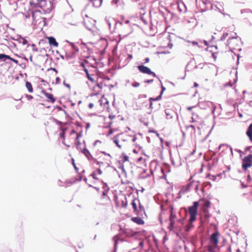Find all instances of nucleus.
Instances as JSON below:
<instances>
[{
  "label": "nucleus",
  "mask_w": 252,
  "mask_h": 252,
  "mask_svg": "<svg viewBox=\"0 0 252 252\" xmlns=\"http://www.w3.org/2000/svg\"><path fill=\"white\" fill-rule=\"evenodd\" d=\"M60 129L62 132L60 133L59 135L63 138V143L64 145L70 147L71 145L74 143L78 149L82 150V143L80 141V139L82 137V131L77 132L74 130H71L68 134L65 136L66 128L61 126Z\"/></svg>",
  "instance_id": "f257e3e1"
},
{
  "label": "nucleus",
  "mask_w": 252,
  "mask_h": 252,
  "mask_svg": "<svg viewBox=\"0 0 252 252\" xmlns=\"http://www.w3.org/2000/svg\"><path fill=\"white\" fill-rule=\"evenodd\" d=\"M199 206V202L195 201L193 203V205L189 206L188 208V213L189 215V224L186 227V231H189L193 227V225L192 222H194L196 219L198 213V208Z\"/></svg>",
  "instance_id": "f03ea898"
},
{
  "label": "nucleus",
  "mask_w": 252,
  "mask_h": 252,
  "mask_svg": "<svg viewBox=\"0 0 252 252\" xmlns=\"http://www.w3.org/2000/svg\"><path fill=\"white\" fill-rule=\"evenodd\" d=\"M113 142L119 148H124L127 144V135L123 133L117 134L113 138Z\"/></svg>",
  "instance_id": "7ed1b4c3"
},
{
  "label": "nucleus",
  "mask_w": 252,
  "mask_h": 252,
  "mask_svg": "<svg viewBox=\"0 0 252 252\" xmlns=\"http://www.w3.org/2000/svg\"><path fill=\"white\" fill-rule=\"evenodd\" d=\"M86 73L87 78L92 83H94L95 81L96 76L97 73V67H91V68H87L83 69Z\"/></svg>",
  "instance_id": "20e7f679"
},
{
  "label": "nucleus",
  "mask_w": 252,
  "mask_h": 252,
  "mask_svg": "<svg viewBox=\"0 0 252 252\" xmlns=\"http://www.w3.org/2000/svg\"><path fill=\"white\" fill-rule=\"evenodd\" d=\"M103 191H102V196L101 198V204L102 205H107L111 203V200L110 198L107 195L108 192L109 190V188L108 186L105 184L103 183Z\"/></svg>",
  "instance_id": "39448f33"
},
{
  "label": "nucleus",
  "mask_w": 252,
  "mask_h": 252,
  "mask_svg": "<svg viewBox=\"0 0 252 252\" xmlns=\"http://www.w3.org/2000/svg\"><path fill=\"white\" fill-rule=\"evenodd\" d=\"M80 66L83 69L91 68L94 66L96 67V63L93 58L90 57L88 59H84V61L81 63Z\"/></svg>",
  "instance_id": "423d86ee"
},
{
  "label": "nucleus",
  "mask_w": 252,
  "mask_h": 252,
  "mask_svg": "<svg viewBox=\"0 0 252 252\" xmlns=\"http://www.w3.org/2000/svg\"><path fill=\"white\" fill-rule=\"evenodd\" d=\"M252 166V154L244 158L242 160V167L243 170L246 171L248 168Z\"/></svg>",
  "instance_id": "0eeeda50"
},
{
  "label": "nucleus",
  "mask_w": 252,
  "mask_h": 252,
  "mask_svg": "<svg viewBox=\"0 0 252 252\" xmlns=\"http://www.w3.org/2000/svg\"><path fill=\"white\" fill-rule=\"evenodd\" d=\"M103 99L105 100V103L108 104V102L105 98L101 97V99L98 98L97 97H95L93 100V101L89 103L88 107L90 109H93L94 106H97L99 103L100 105H102V101Z\"/></svg>",
  "instance_id": "6e6552de"
},
{
  "label": "nucleus",
  "mask_w": 252,
  "mask_h": 252,
  "mask_svg": "<svg viewBox=\"0 0 252 252\" xmlns=\"http://www.w3.org/2000/svg\"><path fill=\"white\" fill-rule=\"evenodd\" d=\"M116 203L117 206L120 208H126L127 205V201L126 196L122 197H116Z\"/></svg>",
  "instance_id": "1a4fd4ad"
},
{
  "label": "nucleus",
  "mask_w": 252,
  "mask_h": 252,
  "mask_svg": "<svg viewBox=\"0 0 252 252\" xmlns=\"http://www.w3.org/2000/svg\"><path fill=\"white\" fill-rule=\"evenodd\" d=\"M231 30H233V31L229 30L228 32H229V38L227 40V44L229 45L233 46L234 45V43L232 42V40H238V36L237 35V33L234 32L235 29H233V28H231Z\"/></svg>",
  "instance_id": "9d476101"
},
{
  "label": "nucleus",
  "mask_w": 252,
  "mask_h": 252,
  "mask_svg": "<svg viewBox=\"0 0 252 252\" xmlns=\"http://www.w3.org/2000/svg\"><path fill=\"white\" fill-rule=\"evenodd\" d=\"M137 67L139 71L143 73L152 75L154 77H157L156 73L152 71L150 68L147 66L140 65H138Z\"/></svg>",
  "instance_id": "9b49d317"
},
{
  "label": "nucleus",
  "mask_w": 252,
  "mask_h": 252,
  "mask_svg": "<svg viewBox=\"0 0 252 252\" xmlns=\"http://www.w3.org/2000/svg\"><path fill=\"white\" fill-rule=\"evenodd\" d=\"M81 56L84 58V59H88L90 57L91 55V50L89 48H88L86 46H83L81 47V52H80Z\"/></svg>",
  "instance_id": "f8f14e48"
},
{
  "label": "nucleus",
  "mask_w": 252,
  "mask_h": 252,
  "mask_svg": "<svg viewBox=\"0 0 252 252\" xmlns=\"http://www.w3.org/2000/svg\"><path fill=\"white\" fill-rule=\"evenodd\" d=\"M220 233L218 231H216L213 233L210 238V243L213 245L214 246H217L219 243V237Z\"/></svg>",
  "instance_id": "ddd939ff"
},
{
  "label": "nucleus",
  "mask_w": 252,
  "mask_h": 252,
  "mask_svg": "<svg viewBox=\"0 0 252 252\" xmlns=\"http://www.w3.org/2000/svg\"><path fill=\"white\" fill-rule=\"evenodd\" d=\"M41 93L43 94L47 98V101L54 103L55 100L56 98L54 97V95L53 94L47 93L45 90H43L41 91Z\"/></svg>",
  "instance_id": "4468645a"
},
{
  "label": "nucleus",
  "mask_w": 252,
  "mask_h": 252,
  "mask_svg": "<svg viewBox=\"0 0 252 252\" xmlns=\"http://www.w3.org/2000/svg\"><path fill=\"white\" fill-rule=\"evenodd\" d=\"M165 113L166 114V117L167 119H171L175 116V111L170 108H166L165 110Z\"/></svg>",
  "instance_id": "2eb2a0df"
},
{
  "label": "nucleus",
  "mask_w": 252,
  "mask_h": 252,
  "mask_svg": "<svg viewBox=\"0 0 252 252\" xmlns=\"http://www.w3.org/2000/svg\"><path fill=\"white\" fill-rule=\"evenodd\" d=\"M82 150L80 151L87 157L89 160H92L94 159L93 156L90 153L88 150L87 149L85 146L83 148L81 147Z\"/></svg>",
  "instance_id": "dca6fc26"
},
{
  "label": "nucleus",
  "mask_w": 252,
  "mask_h": 252,
  "mask_svg": "<svg viewBox=\"0 0 252 252\" xmlns=\"http://www.w3.org/2000/svg\"><path fill=\"white\" fill-rule=\"evenodd\" d=\"M192 186V184L189 183L186 186L183 187L179 191V194L180 195L181 194H185L190 190V188Z\"/></svg>",
  "instance_id": "f3484780"
},
{
  "label": "nucleus",
  "mask_w": 252,
  "mask_h": 252,
  "mask_svg": "<svg viewBox=\"0 0 252 252\" xmlns=\"http://www.w3.org/2000/svg\"><path fill=\"white\" fill-rule=\"evenodd\" d=\"M246 133L249 140L252 142V124H251L248 126Z\"/></svg>",
  "instance_id": "a211bd4d"
},
{
  "label": "nucleus",
  "mask_w": 252,
  "mask_h": 252,
  "mask_svg": "<svg viewBox=\"0 0 252 252\" xmlns=\"http://www.w3.org/2000/svg\"><path fill=\"white\" fill-rule=\"evenodd\" d=\"M138 203H139V200L138 199L135 198L132 201L131 204L133 209V212L135 213H137L139 211L137 207Z\"/></svg>",
  "instance_id": "6ab92c4d"
},
{
  "label": "nucleus",
  "mask_w": 252,
  "mask_h": 252,
  "mask_svg": "<svg viewBox=\"0 0 252 252\" xmlns=\"http://www.w3.org/2000/svg\"><path fill=\"white\" fill-rule=\"evenodd\" d=\"M0 59H4L5 60V59H8L10 61L13 62L17 64L18 63V61L13 58H11L9 56L5 55L3 54H0Z\"/></svg>",
  "instance_id": "aec40b11"
},
{
  "label": "nucleus",
  "mask_w": 252,
  "mask_h": 252,
  "mask_svg": "<svg viewBox=\"0 0 252 252\" xmlns=\"http://www.w3.org/2000/svg\"><path fill=\"white\" fill-rule=\"evenodd\" d=\"M47 39H48L49 43L50 45L53 46L54 47H57L59 45L58 43L56 41L55 38L53 37H48Z\"/></svg>",
  "instance_id": "412c9836"
},
{
  "label": "nucleus",
  "mask_w": 252,
  "mask_h": 252,
  "mask_svg": "<svg viewBox=\"0 0 252 252\" xmlns=\"http://www.w3.org/2000/svg\"><path fill=\"white\" fill-rule=\"evenodd\" d=\"M131 220L139 225L144 224V221L140 217H133L131 218Z\"/></svg>",
  "instance_id": "4be33fe9"
},
{
  "label": "nucleus",
  "mask_w": 252,
  "mask_h": 252,
  "mask_svg": "<svg viewBox=\"0 0 252 252\" xmlns=\"http://www.w3.org/2000/svg\"><path fill=\"white\" fill-rule=\"evenodd\" d=\"M170 216L169 219L175 220L176 218V215L174 211V209L172 206H170Z\"/></svg>",
  "instance_id": "5701e85b"
},
{
  "label": "nucleus",
  "mask_w": 252,
  "mask_h": 252,
  "mask_svg": "<svg viewBox=\"0 0 252 252\" xmlns=\"http://www.w3.org/2000/svg\"><path fill=\"white\" fill-rule=\"evenodd\" d=\"M37 2L35 4L37 6L41 7L43 9L45 8L46 4L45 0H37Z\"/></svg>",
  "instance_id": "b1692460"
},
{
  "label": "nucleus",
  "mask_w": 252,
  "mask_h": 252,
  "mask_svg": "<svg viewBox=\"0 0 252 252\" xmlns=\"http://www.w3.org/2000/svg\"><path fill=\"white\" fill-rule=\"evenodd\" d=\"M103 88V82H100V83H97L95 87L94 88V89H98V90L96 91V93H95V94H100L101 93V90Z\"/></svg>",
  "instance_id": "393cba45"
},
{
  "label": "nucleus",
  "mask_w": 252,
  "mask_h": 252,
  "mask_svg": "<svg viewBox=\"0 0 252 252\" xmlns=\"http://www.w3.org/2000/svg\"><path fill=\"white\" fill-rule=\"evenodd\" d=\"M32 14L33 21L36 22L38 20L37 17L38 15L40 16V12L39 11H34V12H32Z\"/></svg>",
  "instance_id": "a878e982"
},
{
  "label": "nucleus",
  "mask_w": 252,
  "mask_h": 252,
  "mask_svg": "<svg viewBox=\"0 0 252 252\" xmlns=\"http://www.w3.org/2000/svg\"><path fill=\"white\" fill-rule=\"evenodd\" d=\"M170 223L168 226V229L170 231H172L174 228L175 220L173 219H169Z\"/></svg>",
  "instance_id": "bb28decb"
},
{
  "label": "nucleus",
  "mask_w": 252,
  "mask_h": 252,
  "mask_svg": "<svg viewBox=\"0 0 252 252\" xmlns=\"http://www.w3.org/2000/svg\"><path fill=\"white\" fill-rule=\"evenodd\" d=\"M26 87L30 93L33 92V88L31 83L28 81L26 82Z\"/></svg>",
  "instance_id": "cd10ccee"
},
{
  "label": "nucleus",
  "mask_w": 252,
  "mask_h": 252,
  "mask_svg": "<svg viewBox=\"0 0 252 252\" xmlns=\"http://www.w3.org/2000/svg\"><path fill=\"white\" fill-rule=\"evenodd\" d=\"M121 161L123 162L127 161L128 160V157L125 154H122L120 157Z\"/></svg>",
  "instance_id": "c85d7f7f"
},
{
  "label": "nucleus",
  "mask_w": 252,
  "mask_h": 252,
  "mask_svg": "<svg viewBox=\"0 0 252 252\" xmlns=\"http://www.w3.org/2000/svg\"><path fill=\"white\" fill-rule=\"evenodd\" d=\"M229 32V30H227V31L226 32H225L223 33V34H222V35L221 36V37L220 38V39L221 40H225L227 37L229 36V32Z\"/></svg>",
  "instance_id": "c756f323"
},
{
  "label": "nucleus",
  "mask_w": 252,
  "mask_h": 252,
  "mask_svg": "<svg viewBox=\"0 0 252 252\" xmlns=\"http://www.w3.org/2000/svg\"><path fill=\"white\" fill-rule=\"evenodd\" d=\"M126 233V235L129 236H133L137 233L136 232L132 231L131 230H127Z\"/></svg>",
  "instance_id": "7c9ffc66"
},
{
  "label": "nucleus",
  "mask_w": 252,
  "mask_h": 252,
  "mask_svg": "<svg viewBox=\"0 0 252 252\" xmlns=\"http://www.w3.org/2000/svg\"><path fill=\"white\" fill-rule=\"evenodd\" d=\"M211 202L208 200H204V203L203 207L209 208L211 206Z\"/></svg>",
  "instance_id": "2f4dec72"
},
{
  "label": "nucleus",
  "mask_w": 252,
  "mask_h": 252,
  "mask_svg": "<svg viewBox=\"0 0 252 252\" xmlns=\"http://www.w3.org/2000/svg\"><path fill=\"white\" fill-rule=\"evenodd\" d=\"M217 246H214L213 245L211 244L208 247V250L209 252H214L215 248Z\"/></svg>",
  "instance_id": "473e14b6"
},
{
  "label": "nucleus",
  "mask_w": 252,
  "mask_h": 252,
  "mask_svg": "<svg viewBox=\"0 0 252 252\" xmlns=\"http://www.w3.org/2000/svg\"><path fill=\"white\" fill-rule=\"evenodd\" d=\"M160 98H161V95H160L158 96L156 98H152L151 97L150 98V108H152V102H151L152 100H157L160 99Z\"/></svg>",
  "instance_id": "72a5a7b5"
},
{
  "label": "nucleus",
  "mask_w": 252,
  "mask_h": 252,
  "mask_svg": "<svg viewBox=\"0 0 252 252\" xmlns=\"http://www.w3.org/2000/svg\"><path fill=\"white\" fill-rule=\"evenodd\" d=\"M89 178H92L93 179L98 180V178L97 177L96 173H93L89 177Z\"/></svg>",
  "instance_id": "f704fd0d"
},
{
  "label": "nucleus",
  "mask_w": 252,
  "mask_h": 252,
  "mask_svg": "<svg viewBox=\"0 0 252 252\" xmlns=\"http://www.w3.org/2000/svg\"><path fill=\"white\" fill-rule=\"evenodd\" d=\"M116 130H118V129H113L112 128H110L107 134V135L109 136L112 135L114 132V131Z\"/></svg>",
  "instance_id": "c9c22d12"
},
{
  "label": "nucleus",
  "mask_w": 252,
  "mask_h": 252,
  "mask_svg": "<svg viewBox=\"0 0 252 252\" xmlns=\"http://www.w3.org/2000/svg\"><path fill=\"white\" fill-rule=\"evenodd\" d=\"M118 239H119V238L118 237V236H115L113 238V241H114V242H115V248H116V246H117V243H118Z\"/></svg>",
  "instance_id": "e433bc0d"
},
{
  "label": "nucleus",
  "mask_w": 252,
  "mask_h": 252,
  "mask_svg": "<svg viewBox=\"0 0 252 252\" xmlns=\"http://www.w3.org/2000/svg\"><path fill=\"white\" fill-rule=\"evenodd\" d=\"M202 210H203V213L206 214L205 215V217L206 218V217H208V215L207 214L208 213V208L203 207Z\"/></svg>",
  "instance_id": "4c0bfd02"
},
{
  "label": "nucleus",
  "mask_w": 252,
  "mask_h": 252,
  "mask_svg": "<svg viewBox=\"0 0 252 252\" xmlns=\"http://www.w3.org/2000/svg\"><path fill=\"white\" fill-rule=\"evenodd\" d=\"M132 86L133 87H138L140 86V84L138 82H134L132 84Z\"/></svg>",
  "instance_id": "58836bf2"
},
{
  "label": "nucleus",
  "mask_w": 252,
  "mask_h": 252,
  "mask_svg": "<svg viewBox=\"0 0 252 252\" xmlns=\"http://www.w3.org/2000/svg\"><path fill=\"white\" fill-rule=\"evenodd\" d=\"M32 51L33 52H37L38 51V49L36 47L35 45L34 44H32Z\"/></svg>",
  "instance_id": "ea45409f"
},
{
  "label": "nucleus",
  "mask_w": 252,
  "mask_h": 252,
  "mask_svg": "<svg viewBox=\"0 0 252 252\" xmlns=\"http://www.w3.org/2000/svg\"><path fill=\"white\" fill-rule=\"evenodd\" d=\"M94 173H96V175L99 174L101 175L102 174V171L100 169H97L95 172Z\"/></svg>",
  "instance_id": "a19ab883"
},
{
  "label": "nucleus",
  "mask_w": 252,
  "mask_h": 252,
  "mask_svg": "<svg viewBox=\"0 0 252 252\" xmlns=\"http://www.w3.org/2000/svg\"><path fill=\"white\" fill-rule=\"evenodd\" d=\"M138 204H139L140 211H144V208L142 205H141L140 202H139V203H138Z\"/></svg>",
  "instance_id": "79ce46f5"
},
{
  "label": "nucleus",
  "mask_w": 252,
  "mask_h": 252,
  "mask_svg": "<svg viewBox=\"0 0 252 252\" xmlns=\"http://www.w3.org/2000/svg\"><path fill=\"white\" fill-rule=\"evenodd\" d=\"M192 128V130L194 131V132L195 131V127H194V126L190 125V126H187V128L189 129V128Z\"/></svg>",
  "instance_id": "37998d69"
},
{
  "label": "nucleus",
  "mask_w": 252,
  "mask_h": 252,
  "mask_svg": "<svg viewBox=\"0 0 252 252\" xmlns=\"http://www.w3.org/2000/svg\"><path fill=\"white\" fill-rule=\"evenodd\" d=\"M208 177L210 178V179L213 180L214 181H215L216 180V177L214 176L211 175L209 174L208 175Z\"/></svg>",
  "instance_id": "c03bdc74"
},
{
  "label": "nucleus",
  "mask_w": 252,
  "mask_h": 252,
  "mask_svg": "<svg viewBox=\"0 0 252 252\" xmlns=\"http://www.w3.org/2000/svg\"><path fill=\"white\" fill-rule=\"evenodd\" d=\"M26 97L27 98V99L29 100L33 98V96L31 95L27 94L26 95Z\"/></svg>",
  "instance_id": "a18cd8bd"
},
{
  "label": "nucleus",
  "mask_w": 252,
  "mask_h": 252,
  "mask_svg": "<svg viewBox=\"0 0 252 252\" xmlns=\"http://www.w3.org/2000/svg\"><path fill=\"white\" fill-rule=\"evenodd\" d=\"M145 63H148L150 61V59L149 58H146L145 59Z\"/></svg>",
  "instance_id": "49530a36"
},
{
  "label": "nucleus",
  "mask_w": 252,
  "mask_h": 252,
  "mask_svg": "<svg viewBox=\"0 0 252 252\" xmlns=\"http://www.w3.org/2000/svg\"><path fill=\"white\" fill-rule=\"evenodd\" d=\"M25 17L26 18H28L30 17V13L28 12L25 14Z\"/></svg>",
  "instance_id": "de8ad7c7"
},
{
  "label": "nucleus",
  "mask_w": 252,
  "mask_h": 252,
  "mask_svg": "<svg viewBox=\"0 0 252 252\" xmlns=\"http://www.w3.org/2000/svg\"><path fill=\"white\" fill-rule=\"evenodd\" d=\"M153 81V80H147L145 81V82L146 83H150L152 82Z\"/></svg>",
  "instance_id": "09e8293b"
},
{
  "label": "nucleus",
  "mask_w": 252,
  "mask_h": 252,
  "mask_svg": "<svg viewBox=\"0 0 252 252\" xmlns=\"http://www.w3.org/2000/svg\"><path fill=\"white\" fill-rule=\"evenodd\" d=\"M109 117L111 119H113V118H114L115 117V115H109Z\"/></svg>",
  "instance_id": "8fccbe9b"
},
{
  "label": "nucleus",
  "mask_w": 252,
  "mask_h": 252,
  "mask_svg": "<svg viewBox=\"0 0 252 252\" xmlns=\"http://www.w3.org/2000/svg\"><path fill=\"white\" fill-rule=\"evenodd\" d=\"M193 107H194V106L188 107H187V109L189 111H190Z\"/></svg>",
  "instance_id": "3c124183"
},
{
  "label": "nucleus",
  "mask_w": 252,
  "mask_h": 252,
  "mask_svg": "<svg viewBox=\"0 0 252 252\" xmlns=\"http://www.w3.org/2000/svg\"><path fill=\"white\" fill-rule=\"evenodd\" d=\"M64 85L66 86L68 88H70V85L69 84H66L65 83H63Z\"/></svg>",
  "instance_id": "603ef678"
},
{
  "label": "nucleus",
  "mask_w": 252,
  "mask_h": 252,
  "mask_svg": "<svg viewBox=\"0 0 252 252\" xmlns=\"http://www.w3.org/2000/svg\"><path fill=\"white\" fill-rule=\"evenodd\" d=\"M88 184L89 185V186H90V187H93V185H92L93 183H92V182H91L90 181V183H88Z\"/></svg>",
  "instance_id": "864d4df0"
},
{
  "label": "nucleus",
  "mask_w": 252,
  "mask_h": 252,
  "mask_svg": "<svg viewBox=\"0 0 252 252\" xmlns=\"http://www.w3.org/2000/svg\"><path fill=\"white\" fill-rule=\"evenodd\" d=\"M194 86L195 87H198V84L197 83L195 82V83H194Z\"/></svg>",
  "instance_id": "5fc2aeb1"
},
{
  "label": "nucleus",
  "mask_w": 252,
  "mask_h": 252,
  "mask_svg": "<svg viewBox=\"0 0 252 252\" xmlns=\"http://www.w3.org/2000/svg\"><path fill=\"white\" fill-rule=\"evenodd\" d=\"M142 159H143V158H142V157H140V158H138V160L139 161H140L142 160Z\"/></svg>",
  "instance_id": "6e6d98bb"
},
{
  "label": "nucleus",
  "mask_w": 252,
  "mask_h": 252,
  "mask_svg": "<svg viewBox=\"0 0 252 252\" xmlns=\"http://www.w3.org/2000/svg\"><path fill=\"white\" fill-rule=\"evenodd\" d=\"M179 222H181V223H183V220L182 219H179L178 220Z\"/></svg>",
  "instance_id": "4d7b16f0"
},
{
  "label": "nucleus",
  "mask_w": 252,
  "mask_h": 252,
  "mask_svg": "<svg viewBox=\"0 0 252 252\" xmlns=\"http://www.w3.org/2000/svg\"><path fill=\"white\" fill-rule=\"evenodd\" d=\"M128 57H129V59H132V55H128Z\"/></svg>",
  "instance_id": "13d9d810"
},
{
  "label": "nucleus",
  "mask_w": 252,
  "mask_h": 252,
  "mask_svg": "<svg viewBox=\"0 0 252 252\" xmlns=\"http://www.w3.org/2000/svg\"><path fill=\"white\" fill-rule=\"evenodd\" d=\"M60 81V78H59V77H57V78H56V81H57V82H58V81Z\"/></svg>",
  "instance_id": "bf43d9fd"
},
{
  "label": "nucleus",
  "mask_w": 252,
  "mask_h": 252,
  "mask_svg": "<svg viewBox=\"0 0 252 252\" xmlns=\"http://www.w3.org/2000/svg\"><path fill=\"white\" fill-rule=\"evenodd\" d=\"M197 189H198V186H196V187H195V190H197Z\"/></svg>",
  "instance_id": "052dcab7"
},
{
  "label": "nucleus",
  "mask_w": 252,
  "mask_h": 252,
  "mask_svg": "<svg viewBox=\"0 0 252 252\" xmlns=\"http://www.w3.org/2000/svg\"><path fill=\"white\" fill-rule=\"evenodd\" d=\"M133 152L134 153H136V150H135V149H134V150H133Z\"/></svg>",
  "instance_id": "680f3d73"
},
{
  "label": "nucleus",
  "mask_w": 252,
  "mask_h": 252,
  "mask_svg": "<svg viewBox=\"0 0 252 252\" xmlns=\"http://www.w3.org/2000/svg\"><path fill=\"white\" fill-rule=\"evenodd\" d=\"M242 186H243V188H245L246 186L245 185H243V184H242Z\"/></svg>",
  "instance_id": "e2e57ef3"
},
{
  "label": "nucleus",
  "mask_w": 252,
  "mask_h": 252,
  "mask_svg": "<svg viewBox=\"0 0 252 252\" xmlns=\"http://www.w3.org/2000/svg\"><path fill=\"white\" fill-rule=\"evenodd\" d=\"M112 123V122L109 123V126H111Z\"/></svg>",
  "instance_id": "0e129e2a"
},
{
  "label": "nucleus",
  "mask_w": 252,
  "mask_h": 252,
  "mask_svg": "<svg viewBox=\"0 0 252 252\" xmlns=\"http://www.w3.org/2000/svg\"><path fill=\"white\" fill-rule=\"evenodd\" d=\"M73 164L74 166L75 167V165L74 162H73Z\"/></svg>",
  "instance_id": "69168bd1"
},
{
  "label": "nucleus",
  "mask_w": 252,
  "mask_h": 252,
  "mask_svg": "<svg viewBox=\"0 0 252 252\" xmlns=\"http://www.w3.org/2000/svg\"><path fill=\"white\" fill-rule=\"evenodd\" d=\"M165 89L164 87H162V91Z\"/></svg>",
  "instance_id": "338daca9"
},
{
  "label": "nucleus",
  "mask_w": 252,
  "mask_h": 252,
  "mask_svg": "<svg viewBox=\"0 0 252 252\" xmlns=\"http://www.w3.org/2000/svg\"><path fill=\"white\" fill-rule=\"evenodd\" d=\"M168 47H169L170 48H171L172 45L171 46H169V45Z\"/></svg>",
  "instance_id": "774afa93"
}]
</instances>
